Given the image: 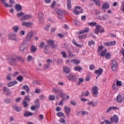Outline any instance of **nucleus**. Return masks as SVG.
<instances>
[{
	"instance_id": "1",
	"label": "nucleus",
	"mask_w": 124,
	"mask_h": 124,
	"mask_svg": "<svg viewBox=\"0 0 124 124\" xmlns=\"http://www.w3.org/2000/svg\"><path fill=\"white\" fill-rule=\"evenodd\" d=\"M91 93L94 97H97V95H98V87L96 86H93Z\"/></svg>"
},
{
	"instance_id": "2",
	"label": "nucleus",
	"mask_w": 124,
	"mask_h": 124,
	"mask_svg": "<svg viewBox=\"0 0 124 124\" xmlns=\"http://www.w3.org/2000/svg\"><path fill=\"white\" fill-rule=\"evenodd\" d=\"M66 77L69 81H71L72 82H77L78 81L77 77L74 75L70 74L68 76H66Z\"/></svg>"
},
{
	"instance_id": "3",
	"label": "nucleus",
	"mask_w": 124,
	"mask_h": 124,
	"mask_svg": "<svg viewBox=\"0 0 124 124\" xmlns=\"http://www.w3.org/2000/svg\"><path fill=\"white\" fill-rule=\"evenodd\" d=\"M101 28V27L100 25H96V28L94 30V33H95L96 34H97L99 32H100V33H102V32H104L105 31V30H104V29H100Z\"/></svg>"
},
{
	"instance_id": "4",
	"label": "nucleus",
	"mask_w": 124,
	"mask_h": 124,
	"mask_svg": "<svg viewBox=\"0 0 124 124\" xmlns=\"http://www.w3.org/2000/svg\"><path fill=\"white\" fill-rule=\"evenodd\" d=\"M8 38L10 40H12L13 41H17V39L16 38V34L14 32H10L8 35Z\"/></svg>"
},
{
	"instance_id": "5",
	"label": "nucleus",
	"mask_w": 124,
	"mask_h": 124,
	"mask_svg": "<svg viewBox=\"0 0 124 124\" xmlns=\"http://www.w3.org/2000/svg\"><path fill=\"white\" fill-rule=\"evenodd\" d=\"M111 63V67L112 71H116L117 70V67H118V63L117 61L115 60H112Z\"/></svg>"
},
{
	"instance_id": "6",
	"label": "nucleus",
	"mask_w": 124,
	"mask_h": 124,
	"mask_svg": "<svg viewBox=\"0 0 124 124\" xmlns=\"http://www.w3.org/2000/svg\"><path fill=\"white\" fill-rule=\"evenodd\" d=\"M9 62L11 65H16V63L17 62L16 58V56L10 58L9 59Z\"/></svg>"
},
{
	"instance_id": "7",
	"label": "nucleus",
	"mask_w": 124,
	"mask_h": 124,
	"mask_svg": "<svg viewBox=\"0 0 124 124\" xmlns=\"http://www.w3.org/2000/svg\"><path fill=\"white\" fill-rule=\"evenodd\" d=\"M110 123L112 124L115 123V124H118L119 123V117L116 115H114L112 117L110 118Z\"/></svg>"
},
{
	"instance_id": "8",
	"label": "nucleus",
	"mask_w": 124,
	"mask_h": 124,
	"mask_svg": "<svg viewBox=\"0 0 124 124\" xmlns=\"http://www.w3.org/2000/svg\"><path fill=\"white\" fill-rule=\"evenodd\" d=\"M46 62V63L43 66V67L45 68V69H48V68H50V65H51L52 60L50 59H47Z\"/></svg>"
},
{
	"instance_id": "9",
	"label": "nucleus",
	"mask_w": 124,
	"mask_h": 124,
	"mask_svg": "<svg viewBox=\"0 0 124 124\" xmlns=\"http://www.w3.org/2000/svg\"><path fill=\"white\" fill-rule=\"evenodd\" d=\"M47 43L48 46H51V47L53 48V49H54L55 48H56V45H55V43L54 42L53 40H49L47 41Z\"/></svg>"
},
{
	"instance_id": "10",
	"label": "nucleus",
	"mask_w": 124,
	"mask_h": 124,
	"mask_svg": "<svg viewBox=\"0 0 124 124\" xmlns=\"http://www.w3.org/2000/svg\"><path fill=\"white\" fill-rule=\"evenodd\" d=\"M33 25V23L31 22H25L23 21L22 23V27H31V26H32Z\"/></svg>"
},
{
	"instance_id": "11",
	"label": "nucleus",
	"mask_w": 124,
	"mask_h": 124,
	"mask_svg": "<svg viewBox=\"0 0 124 124\" xmlns=\"http://www.w3.org/2000/svg\"><path fill=\"white\" fill-rule=\"evenodd\" d=\"M31 16L29 15H26L20 18V21H26V20H29V19H31Z\"/></svg>"
},
{
	"instance_id": "12",
	"label": "nucleus",
	"mask_w": 124,
	"mask_h": 124,
	"mask_svg": "<svg viewBox=\"0 0 124 124\" xmlns=\"http://www.w3.org/2000/svg\"><path fill=\"white\" fill-rule=\"evenodd\" d=\"M71 110V108H70L67 107V106L64 107V111L67 116L69 115Z\"/></svg>"
},
{
	"instance_id": "13",
	"label": "nucleus",
	"mask_w": 124,
	"mask_h": 124,
	"mask_svg": "<svg viewBox=\"0 0 124 124\" xmlns=\"http://www.w3.org/2000/svg\"><path fill=\"white\" fill-rule=\"evenodd\" d=\"M33 34V33L32 32H29L26 37V41H31V37H32Z\"/></svg>"
},
{
	"instance_id": "14",
	"label": "nucleus",
	"mask_w": 124,
	"mask_h": 124,
	"mask_svg": "<svg viewBox=\"0 0 124 124\" xmlns=\"http://www.w3.org/2000/svg\"><path fill=\"white\" fill-rule=\"evenodd\" d=\"M15 9L17 12L22 11V6L19 4H16L15 6Z\"/></svg>"
},
{
	"instance_id": "15",
	"label": "nucleus",
	"mask_w": 124,
	"mask_h": 124,
	"mask_svg": "<svg viewBox=\"0 0 124 124\" xmlns=\"http://www.w3.org/2000/svg\"><path fill=\"white\" fill-rule=\"evenodd\" d=\"M111 110H119V108L117 107H110L107 109L106 113H109Z\"/></svg>"
},
{
	"instance_id": "16",
	"label": "nucleus",
	"mask_w": 124,
	"mask_h": 124,
	"mask_svg": "<svg viewBox=\"0 0 124 124\" xmlns=\"http://www.w3.org/2000/svg\"><path fill=\"white\" fill-rule=\"evenodd\" d=\"M116 101L118 103H121L123 102V98L122 97V95L121 94H119L116 97Z\"/></svg>"
},
{
	"instance_id": "17",
	"label": "nucleus",
	"mask_w": 124,
	"mask_h": 124,
	"mask_svg": "<svg viewBox=\"0 0 124 124\" xmlns=\"http://www.w3.org/2000/svg\"><path fill=\"white\" fill-rule=\"evenodd\" d=\"M63 72H64V73H66V74H68L69 73H70V71H71L70 68H69V67H68V66L64 67L63 68Z\"/></svg>"
},
{
	"instance_id": "18",
	"label": "nucleus",
	"mask_w": 124,
	"mask_h": 124,
	"mask_svg": "<svg viewBox=\"0 0 124 124\" xmlns=\"http://www.w3.org/2000/svg\"><path fill=\"white\" fill-rule=\"evenodd\" d=\"M103 72V69L102 68H99L98 70L95 71V74H98V76H100Z\"/></svg>"
},
{
	"instance_id": "19",
	"label": "nucleus",
	"mask_w": 124,
	"mask_h": 124,
	"mask_svg": "<svg viewBox=\"0 0 124 124\" xmlns=\"http://www.w3.org/2000/svg\"><path fill=\"white\" fill-rule=\"evenodd\" d=\"M89 31H90V29L89 28H86L84 30L78 31V34H83V33H85V32H88Z\"/></svg>"
},
{
	"instance_id": "20",
	"label": "nucleus",
	"mask_w": 124,
	"mask_h": 124,
	"mask_svg": "<svg viewBox=\"0 0 124 124\" xmlns=\"http://www.w3.org/2000/svg\"><path fill=\"white\" fill-rule=\"evenodd\" d=\"M17 83H18V82L16 80H15V81L10 82L9 83H8L7 84V86H8V87H12L13 86H15V85H16Z\"/></svg>"
},
{
	"instance_id": "21",
	"label": "nucleus",
	"mask_w": 124,
	"mask_h": 124,
	"mask_svg": "<svg viewBox=\"0 0 124 124\" xmlns=\"http://www.w3.org/2000/svg\"><path fill=\"white\" fill-rule=\"evenodd\" d=\"M43 16H44L43 13H40L39 14L38 18H39L40 23H42V21H43Z\"/></svg>"
},
{
	"instance_id": "22",
	"label": "nucleus",
	"mask_w": 124,
	"mask_h": 124,
	"mask_svg": "<svg viewBox=\"0 0 124 124\" xmlns=\"http://www.w3.org/2000/svg\"><path fill=\"white\" fill-rule=\"evenodd\" d=\"M72 63H74L75 65H78L79 63H80V61L77 59H73L71 60Z\"/></svg>"
},
{
	"instance_id": "23",
	"label": "nucleus",
	"mask_w": 124,
	"mask_h": 124,
	"mask_svg": "<svg viewBox=\"0 0 124 124\" xmlns=\"http://www.w3.org/2000/svg\"><path fill=\"white\" fill-rule=\"evenodd\" d=\"M33 113L32 112H31L30 111H26L24 113V117H31L32 116Z\"/></svg>"
},
{
	"instance_id": "24",
	"label": "nucleus",
	"mask_w": 124,
	"mask_h": 124,
	"mask_svg": "<svg viewBox=\"0 0 124 124\" xmlns=\"http://www.w3.org/2000/svg\"><path fill=\"white\" fill-rule=\"evenodd\" d=\"M21 89L22 90H25V91H26V93H30V88H29V86H28V85L23 86Z\"/></svg>"
},
{
	"instance_id": "25",
	"label": "nucleus",
	"mask_w": 124,
	"mask_h": 124,
	"mask_svg": "<svg viewBox=\"0 0 124 124\" xmlns=\"http://www.w3.org/2000/svg\"><path fill=\"white\" fill-rule=\"evenodd\" d=\"M102 8L103 9H108V8H110V6L109 5V3H104L103 4Z\"/></svg>"
},
{
	"instance_id": "26",
	"label": "nucleus",
	"mask_w": 124,
	"mask_h": 124,
	"mask_svg": "<svg viewBox=\"0 0 124 124\" xmlns=\"http://www.w3.org/2000/svg\"><path fill=\"white\" fill-rule=\"evenodd\" d=\"M90 94V92L88 91H86V93L82 92L80 95V97H83L84 96H89Z\"/></svg>"
},
{
	"instance_id": "27",
	"label": "nucleus",
	"mask_w": 124,
	"mask_h": 124,
	"mask_svg": "<svg viewBox=\"0 0 124 124\" xmlns=\"http://www.w3.org/2000/svg\"><path fill=\"white\" fill-rule=\"evenodd\" d=\"M44 52L45 54H48L49 52V46H48V45H46L44 46Z\"/></svg>"
},
{
	"instance_id": "28",
	"label": "nucleus",
	"mask_w": 124,
	"mask_h": 124,
	"mask_svg": "<svg viewBox=\"0 0 124 124\" xmlns=\"http://www.w3.org/2000/svg\"><path fill=\"white\" fill-rule=\"evenodd\" d=\"M74 69L75 70V71H78V72H81V71L83 70V68L79 66H77L74 67Z\"/></svg>"
},
{
	"instance_id": "29",
	"label": "nucleus",
	"mask_w": 124,
	"mask_h": 124,
	"mask_svg": "<svg viewBox=\"0 0 124 124\" xmlns=\"http://www.w3.org/2000/svg\"><path fill=\"white\" fill-rule=\"evenodd\" d=\"M13 108L16 112H20L21 111V108H19L16 105L13 106Z\"/></svg>"
},
{
	"instance_id": "30",
	"label": "nucleus",
	"mask_w": 124,
	"mask_h": 124,
	"mask_svg": "<svg viewBox=\"0 0 124 124\" xmlns=\"http://www.w3.org/2000/svg\"><path fill=\"white\" fill-rule=\"evenodd\" d=\"M56 115L57 116H58L59 118H61V117H62V118H65V115H64V114L62 112H58L56 113Z\"/></svg>"
},
{
	"instance_id": "31",
	"label": "nucleus",
	"mask_w": 124,
	"mask_h": 124,
	"mask_svg": "<svg viewBox=\"0 0 124 124\" xmlns=\"http://www.w3.org/2000/svg\"><path fill=\"white\" fill-rule=\"evenodd\" d=\"M34 103L35 104L36 107V108H39L40 107V105L39 104V99H36Z\"/></svg>"
},
{
	"instance_id": "32",
	"label": "nucleus",
	"mask_w": 124,
	"mask_h": 124,
	"mask_svg": "<svg viewBox=\"0 0 124 124\" xmlns=\"http://www.w3.org/2000/svg\"><path fill=\"white\" fill-rule=\"evenodd\" d=\"M91 1H93V2L97 6H100V1L99 0H90Z\"/></svg>"
},
{
	"instance_id": "33",
	"label": "nucleus",
	"mask_w": 124,
	"mask_h": 124,
	"mask_svg": "<svg viewBox=\"0 0 124 124\" xmlns=\"http://www.w3.org/2000/svg\"><path fill=\"white\" fill-rule=\"evenodd\" d=\"M67 6L69 10H70L71 9V1L70 0H67Z\"/></svg>"
},
{
	"instance_id": "34",
	"label": "nucleus",
	"mask_w": 124,
	"mask_h": 124,
	"mask_svg": "<svg viewBox=\"0 0 124 124\" xmlns=\"http://www.w3.org/2000/svg\"><path fill=\"white\" fill-rule=\"evenodd\" d=\"M61 91H62V90H61V89H56L55 88H53V89H52V92L54 93H57V94L60 93Z\"/></svg>"
},
{
	"instance_id": "35",
	"label": "nucleus",
	"mask_w": 124,
	"mask_h": 124,
	"mask_svg": "<svg viewBox=\"0 0 124 124\" xmlns=\"http://www.w3.org/2000/svg\"><path fill=\"white\" fill-rule=\"evenodd\" d=\"M48 99L50 101H53L56 99V96L55 95H50L48 97Z\"/></svg>"
},
{
	"instance_id": "36",
	"label": "nucleus",
	"mask_w": 124,
	"mask_h": 124,
	"mask_svg": "<svg viewBox=\"0 0 124 124\" xmlns=\"http://www.w3.org/2000/svg\"><path fill=\"white\" fill-rule=\"evenodd\" d=\"M31 53H35L36 52V47L33 45L31 46Z\"/></svg>"
},
{
	"instance_id": "37",
	"label": "nucleus",
	"mask_w": 124,
	"mask_h": 124,
	"mask_svg": "<svg viewBox=\"0 0 124 124\" xmlns=\"http://www.w3.org/2000/svg\"><path fill=\"white\" fill-rule=\"evenodd\" d=\"M55 11H56V13L57 14H58V15L60 14H63V13H64V12H65L64 11L60 10L59 9H56Z\"/></svg>"
},
{
	"instance_id": "38",
	"label": "nucleus",
	"mask_w": 124,
	"mask_h": 124,
	"mask_svg": "<svg viewBox=\"0 0 124 124\" xmlns=\"http://www.w3.org/2000/svg\"><path fill=\"white\" fill-rule=\"evenodd\" d=\"M74 13L75 15H78V14H80V13H83V9H80V11L75 10L74 11Z\"/></svg>"
},
{
	"instance_id": "39",
	"label": "nucleus",
	"mask_w": 124,
	"mask_h": 124,
	"mask_svg": "<svg viewBox=\"0 0 124 124\" xmlns=\"http://www.w3.org/2000/svg\"><path fill=\"white\" fill-rule=\"evenodd\" d=\"M106 53H107V49H105L104 50L102 51L100 53L101 57H105L106 55Z\"/></svg>"
},
{
	"instance_id": "40",
	"label": "nucleus",
	"mask_w": 124,
	"mask_h": 124,
	"mask_svg": "<svg viewBox=\"0 0 124 124\" xmlns=\"http://www.w3.org/2000/svg\"><path fill=\"white\" fill-rule=\"evenodd\" d=\"M72 42H73V44H74V45H75V46H76L77 47H78L79 48H81V47H82L81 45L77 44V43L76 42V41L75 40H73Z\"/></svg>"
},
{
	"instance_id": "41",
	"label": "nucleus",
	"mask_w": 124,
	"mask_h": 124,
	"mask_svg": "<svg viewBox=\"0 0 124 124\" xmlns=\"http://www.w3.org/2000/svg\"><path fill=\"white\" fill-rule=\"evenodd\" d=\"M87 24L89 26H90L91 27H94L96 26V22H89L87 23Z\"/></svg>"
},
{
	"instance_id": "42",
	"label": "nucleus",
	"mask_w": 124,
	"mask_h": 124,
	"mask_svg": "<svg viewBox=\"0 0 124 124\" xmlns=\"http://www.w3.org/2000/svg\"><path fill=\"white\" fill-rule=\"evenodd\" d=\"M31 101V98H30V96H25L24 99L23 101H25L26 102H28V101Z\"/></svg>"
},
{
	"instance_id": "43",
	"label": "nucleus",
	"mask_w": 124,
	"mask_h": 124,
	"mask_svg": "<svg viewBox=\"0 0 124 124\" xmlns=\"http://www.w3.org/2000/svg\"><path fill=\"white\" fill-rule=\"evenodd\" d=\"M44 45H45V43L42 42L40 43V45L38 46V47L40 49H43V47H44Z\"/></svg>"
},
{
	"instance_id": "44",
	"label": "nucleus",
	"mask_w": 124,
	"mask_h": 124,
	"mask_svg": "<svg viewBox=\"0 0 124 124\" xmlns=\"http://www.w3.org/2000/svg\"><path fill=\"white\" fill-rule=\"evenodd\" d=\"M101 18H102L103 20H108L109 19V16L107 15H105L101 16Z\"/></svg>"
},
{
	"instance_id": "45",
	"label": "nucleus",
	"mask_w": 124,
	"mask_h": 124,
	"mask_svg": "<svg viewBox=\"0 0 124 124\" xmlns=\"http://www.w3.org/2000/svg\"><path fill=\"white\" fill-rule=\"evenodd\" d=\"M13 30L15 32H17L19 30V27L17 26H15L13 27Z\"/></svg>"
},
{
	"instance_id": "46",
	"label": "nucleus",
	"mask_w": 124,
	"mask_h": 124,
	"mask_svg": "<svg viewBox=\"0 0 124 124\" xmlns=\"http://www.w3.org/2000/svg\"><path fill=\"white\" fill-rule=\"evenodd\" d=\"M25 49H26V46H25V45H22L20 48H19V49L20 51H24L25 50Z\"/></svg>"
},
{
	"instance_id": "47",
	"label": "nucleus",
	"mask_w": 124,
	"mask_h": 124,
	"mask_svg": "<svg viewBox=\"0 0 124 124\" xmlns=\"http://www.w3.org/2000/svg\"><path fill=\"white\" fill-rule=\"evenodd\" d=\"M12 75L11 74H8V75H7L6 78L8 81H10L11 80Z\"/></svg>"
},
{
	"instance_id": "48",
	"label": "nucleus",
	"mask_w": 124,
	"mask_h": 124,
	"mask_svg": "<svg viewBox=\"0 0 124 124\" xmlns=\"http://www.w3.org/2000/svg\"><path fill=\"white\" fill-rule=\"evenodd\" d=\"M16 79L19 82H22V81H23V79H24V78L21 76H19L17 77Z\"/></svg>"
},
{
	"instance_id": "49",
	"label": "nucleus",
	"mask_w": 124,
	"mask_h": 124,
	"mask_svg": "<svg viewBox=\"0 0 124 124\" xmlns=\"http://www.w3.org/2000/svg\"><path fill=\"white\" fill-rule=\"evenodd\" d=\"M82 82H84V79H83V78H79L77 85H80V84H82Z\"/></svg>"
},
{
	"instance_id": "50",
	"label": "nucleus",
	"mask_w": 124,
	"mask_h": 124,
	"mask_svg": "<svg viewBox=\"0 0 124 124\" xmlns=\"http://www.w3.org/2000/svg\"><path fill=\"white\" fill-rule=\"evenodd\" d=\"M24 15H25V14L22 12L18 13L16 14L17 17H22V16H24Z\"/></svg>"
},
{
	"instance_id": "51",
	"label": "nucleus",
	"mask_w": 124,
	"mask_h": 124,
	"mask_svg": "<svg viewBox=\"0 0 124 124\" xmlns=\"http://www.w3.org/2000/svg\"><path fill=\"white\" fill-rule=\"evenodd\" d=\"M22 105L24 107V108H26V107H27V106H29V104H28V102L23 101H22Z\"/></svg>"
},
{
	"instance_id": "52",
	"label": "nucleus",
	"mask_w": 124,
	"mask_h": 124,
	"mask_svg": "<svg viewBox=\"0 0 124 124\" xmlns=\"http://www.w3.org/2000/svg\"><path fill=\"white\" fill-rule=\"evenodd\" d=\"M104 48V46H100L98 47L97 52L99 53Z\"/></svg>"
},
{
	"instance_id": "53",
	"label": "nucleus",
	"mask_w": 124,
	"mask_h": 124,
	"mask_svg": "<svg viewBox=\"0 0 124 124\" xmlns=\"http://www.w3.org/2000/svg\"><path fill=\"white\" fill-rule=\"evenodd\" d=\"M110 53L108 52V53H107V54L105 55V58H106V59H107V60H109V59H110Z\"/></svg>"
},
{
	"instance_id": "54",
	"label": "nucleus",
	"mask_w": 124,
	"mask_h": 124,
	"mask_svg": "<svg viewBox=\"0 0 124 124\" xmlns=\"http://www.w3.org/2000/svg\"><path fill=\"white\" fill-rule=\"evenodd\" d=\"M61 55L63 57V58H67L66 56V53L64 51H61Z\"/></svg>"
},
{
	"instance_id": "55",
	"label": "nucleus",
	"mask_w": 124,
	"mask_h": 124,
	"mask_svg": "<svg viewBox=\"0 0 124 124\" xmlns=\"http://www.w3.org/2000/svg\"><path fill=\"white\" fill-rule=\"evenodd\" d=\"M55 5H56V1L54 0L50 5L51 8H52V9L55 8Z\"/></svg>"
},
{
	"instance_id": "56",
	"label": "nucleus",
	"mask_w": 124,
	"mask_h": 124,
	"mask_svg": "<svg viewBox=\"0 0 124 124\" xmlns=\"http://www.w3.org/2000/svg\"><path fill=\"white\" fill-rule=\"evenodd\" d=\"M88 105H92L93 107H94L95 106V104L93 103V102L91 101L87 103Z\"/></svg>"
},
{
	"instance_id": "57",
	"label": "nucleus",
	"mask_w": 124,
	"mask_h": 124,
	"mask_svg": "<svg viewBox=\"0 0 124 124\" xmlns=\"http://www.w3.org/2000/svg\"><path fill=\"white\" fill-rule=\"evenodd\" d=\"M91 45H94V42L93 40H91L88 42V46H91Z\"/></svg>"
},
{
	"instance_id": "58",
	"label": "nucleus",
	"mask_w": 124,
	"mask_h": 124,
	"mask_svg": "<svg viewBox=\"0 0 124 124\" xmlns=\"http://www.w3.org/2000/svg\"><path fill=\"white\" fill-rule=\"evenodd\" d=\"M50 27H51V25L50 24H48L46 26L44 29L45 30V31H48L49 28H50Z\"/></svg>"
},
{
	"instance_id": "59",
	"label": "nucleus",
	"mask_w": 124,
	"mask_h": 124,
	"mask_svg": "<svg viewBox=\"0 0 124 124\" xmlns=\"http://www.w3.org/2000/svg\"><path fill=\"white\" fill-rule=\"evenodd\" d=\"M3 91L5 93H7V92H8L9 91V88H7L6 87H4L3 88Z\"/></svg>"
},
{
	"instance_id": "60",
	"label": "nucleus",
	"mask_w": 124,
	"mask_h": 124,
	"mask_svg": "<svg viewBox=\"0 0 124 124\" xmlns=\"http://www.w3.org/2000/svg\"><path fill=\"white\" fill-rule=\"evenodd\" d=\"M90 80H91V75H89L86 77L85 81L88 82V81H90Z\"/></svg>"
},
{
	"instance_id": "61",
	"label": "nucleus",
	"mask_w": 124,
	"mask_h": 124,
	"mask_svg": "<svg viewBox=\"0 0 124 124\" xmlns=\"http://www.w3.org/2000/svg\"><path fill=\"white\" fill-rule=\"evenodd\" d=\"M32 60V57L31 55H29L27 57V61L28 62H31Z\"/></svg>"
},
{
	"instance_id": "62",
	"label": "nucleus",
	"mask_w": 124,
	"mask_h": 124,
	"mask_svg": "<svg viewBox=\"0 0 124 124\" xmlns=\"http://www.w3.org/2000/svg\"><path fill=\"white\" fill-rule=\"evenodd\" d=\"M16 57V61H17V60H19V61H24V58H22V57H21V56H15Z\"/></svg>"
},
{
	"instance_id": "63",
	"label": "nucleus",
	"mask_w": 124,
	"mask_h": 124,
	"mask_svg": "<svg viewBox=\"0 0 124 124\" xmlns=\"http://www.w3.org/2000/svg\"><path fill=\"white\" fill-rule=\"evenodd\" d=\"M116 85L117 87H121V86H122V82L119 80H117Z\"/></svg>"
},
{
	"instance_id": "64",
	"label": "nucleus",
	"mask_w": 124,
	"mask_h": 124,
	"mask_svg": "<svg viewBox=\"0 0 124 124\" xmlns=\"http://www.w3.org/2000/svg\"><path fill=\"white\" fill-rule=\"evenodd\" d=\"M10 101H11V100H10V99L9 98H7L4 100V102H5V103H10Z\"/></svg>"
}]
</instances>
